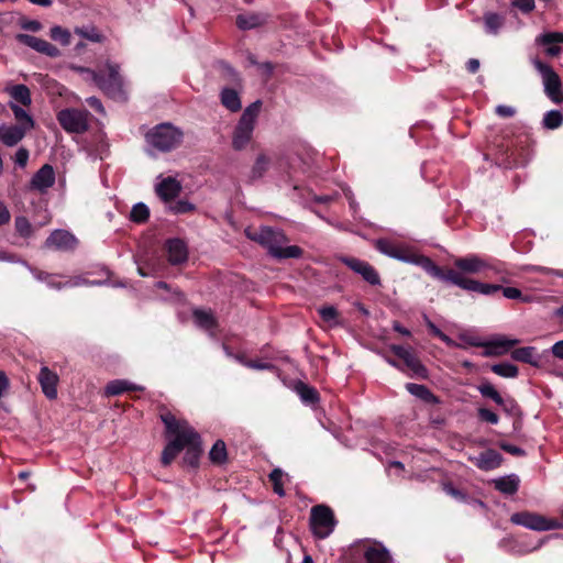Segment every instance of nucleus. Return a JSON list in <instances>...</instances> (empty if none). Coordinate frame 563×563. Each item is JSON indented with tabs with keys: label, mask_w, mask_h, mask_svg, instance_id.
Returning <instances> with one entry per match:
<instances>
[{
	"label": "nucleus",
	"mask_w": 563,
	"mask_h": 563,
	"mask_svg": "<svg viewBox=\"0 0 563 563\" xmlns=\"http://www.w3.org/2000/svg\"><path fill=\"white\" fill-rule=\"evenodd\" d=\"M247 239L264 247L267 253L277 260L299 258L302 249L297 245H285L288 239L283 230L262 225L260 228L247 227L244 230Z\"/></svg>",
	"instance_id": "1"
},
{
	"label": "nucleus",
	"mask_w": 563,
	"mask_h": 563,
	"mask_svg": "<svg viewBox=\"0 0 563 563\" xmlns=\"http://www.w3.org/2000/svg\"><path fill=\"white\" fill-rule=\"evenodd\" d=\"M82 71L87 73L95 84L110 98L119 101L128 99L118 64L107 62L104 69L91 70L85 68Z\"/></svg>",
	"instance_id": "2"
},
{
	"label": "nucleus",
	"mask_w": 563,
	"mask_h": 563,
	"mask_svg": "<svg viewBox=\"0 0 563 563\" xmlns=\"http://www.w3.org/2000/svg\"><path fill=\"white\" fill-rule=\"evenodd\" d=\"M162 420L168 437H173L162 453V464L166 466L185 449L186 440L183 433L187 431L189 423L185 420H177L172 413L163 415Z\"/></svg>",
	"instance_id": "3"
},
{
	"label": "nucleus",
	"mask_w": 563,
	"mask_h": 563,
	"mask_svg": "<svg viewBox=\"0 0 563 563\" xmlns=\"http://www.w3.org/2000/svg\"><path fill=\"white\" fill-rule=\"evenodd\" d=\"M261 107L262 102L256 100L244 109L232 135V146L234 150L241 151L250 143Z\"/></svg>",
	"instance_id": "4"
},
{
	"label": "nucleus",
	"mask_w": 563,
	"mask_h": 563,
	"mask_svg": "<svg viewBox=\"0 0 563 563\" xmlns=\"http://www.w3.org/2000/svg\"><path fill=\"white\" fill-rule=\"evenodd\" d=\"M183 137V131L170 123L157 124L145 135L147 144L159 152L173 151L180 145Z\"/></svg>",
	"instance_id": "5"
},
{
	"label": "nucleus",
	"mask_w": 563,
	"mask_h": 563,
	"mask_svg": "<svg viewBox=\"0 0 563 563\" xmlns=\"http://www.w3.org/2000/svg\"><path fill=\"white\" fill-rule=\"evenodd\" d=\"M454 266L464 274L490 272L493 275L506 273L505 264L498 260H486L478 254H468L454 261Z\"/></svg>",
	"instance_id": "6"
},
{
	"label": "nucleus",
	"mask_w": 563,
	"mask_h": 563,
	"mask_svg": "<svg viewBox=\"0 0 563 563\" xmlns=\"http://www.w3.org/2000/svg\"><path fill=\"white\" fill-rule=\"evenodd\" d=\"M531 63L542 78L545 95L555 103L562 102L563 91L559 75L550 65L538 57L531 58Z\"/></svg>",
	"instance_id": "7"
},
{
	"label": "nucleus",
	"mask_w": 563,
	"mask_h": 563,
	"mask_svg": "<svg viewBox=\"0 0 563 563\" xmlns=\"http://www.w3.org/2000/svg\"><path fill=\"white\" fill-rule=\"evenodd\" d=\"M510 521L514 525L522 526L534 531H550L563 528V522L560 520L547 518L542 515L530 511L515 512L511 515Z\"/></svg>",
	"instance_id": "8"
},
{
	"label": "nucleus",
	"mask_w": 563,
	"mask_h": 563,
	"mask_svg": "<svg viewBox=\"0 0 563 563\" xmlns=\"http://www.w3.org/2000/svg\"><path fill=\"white\" fill-rule=\"evenodd\" d=\"M335 525L334 514L330 507L317 505L311 508L310 527L317 538H328L333 532Z\"/></svg>",
	"instance_id": "9"
},
{
	"label": "nucleus",
	"mask_w": 563,
	"mask_h": 563,
	"mask_svg": "<svg viewBox=\"0 0 563 563\" xmlns=\"http://www.w3.org/2000/svg\"><path fill=\"white\" fill-rule=\"evenodd\" d=\"M90 113L87 110L63 109L57 121L67 133L82 134L89 128Z\"/></svg>",
	"instance_id": "10"
},
{
	"label": "nucleus",
	"mask_w": 563,
	"mask_h": 563,
	"mask_svg": "<svg viewBox=\"0 0 563 563\" xmlns=\"http://www.w3.org/2000/svg\"><path fill=\"white\" fill-rule=\"evenodd\" d=\"M390 351L399 357L404 365L417 377L426 378L428 376V369L420 362V360L416 356L413 351L408 347H404L401 345L393 344L390 345Z\"/></svg>",
	"instance_id": "11"
},
{
	"label": "nucleus",
	"mask_w": 563,
	"mask_h": 563,
	"mask_svg": "<svg viewBox=\"0 0 563 563\" xmlns=\"http://www.w3.org/2000/svg\"><path fill=\"white\" fill-rule=\"evenodd\" d=\"M452 285L464 290L478 292L485 296L493 295L501 289V286L482 283L472 278L464 277L461 273L451 274Z\"/></svg>",
	"instance_id": "12"
},
{
	"label": "nucleus",
	"mask_w": 563,
	"mask_h": 563,
	"mask_svg": "<svg viewBox=\"0 0 563 563\" xmlns=\"http://www.w3.org/2000/svg\"><path fill=\"white\" fill-rule=\"evenodd\" d=\"M534 45L543 48L549 57H556L563 52V32H543L534 38Z\"/></svg>",
	"instance_id": "13"
},
{
	"label": "nucleus",
	"mask_w": 563,
	"mask_h": 563,
	"mask_svg": "<svg viewBox=\"0 0 563 563\" xmlns=\"http://www.w3.org/2000/svg\"><path fill=\"white\" fill-rule=\"evenodd\" d=\"M77 239L66 230H55L46 239L44 247L54 251L68 252L77 246Z\"/></svg>",
	"instance_id": "14"
},
{
	"label": "nucleus",
	"mask_w": 563,
	"mask_h": 563,
	"mask_svg": "<svg viewBox=\"0 0 563 563\" xmlns=\"http://www.w3.org/2000/svg\"><path fill=\"white\" fill-rule=\"evenodd\" d=\"M185 438V449L186 453L184 456V462L189 466H197L199 456L201 453V439L198 432L194 430L192 427L188 424V429L185 433H183Z\"/></svg>",
	"instance_id": "15"
},
{
	"label": "nucleus",
	"mask_w": 563,
	"mask_h": 563,
	"mask_svg": "<svg viewBox=\"0 0 563 563\" xmlns=\"http://www.w3.org/2000/svg\"><path fill=\"white\" fill-rule=\"evenodd\" d=\"M342 262L353 272L361 275L369 285H380V277L369 263L355 257H343Z\"/></svg>",
	"instance_id": "16"
},
{
	"label": "nucleus",
	"mask_w": 563,
	"mask_h": 563,
	"mask_svg": "<svg viewBox=\"0 0 563 563\" xmlns=\"http://www.w3.org/2000/svg\"><path fill=\"white\" fill-rule=\"evenodd\" d=\"M411 260L406 261L407 263H413L422 267L430 276L438 278L442 282H448L452 284V279L450 277L451 274H457V271L448 269L443 272L431 258L423 255H408Z\"/></svg>",
	"instance_id": "17"
},
{
	"label": "nucleus",
	"mask_w": 563,
	"mask_h": 563,
	"mask_svg": "<svg viewBox=\"0 0 563 563\" xmlns=\"http://www.w3.org/2000/svg\"><path fill=\"white\" fill-rule=\"evenodd\" d=\"M16 41L48 57L60 56V51L55 45L40 37L20 33L16 35Z\"/></svg>",
	"instance_id": "18"
},
{
	"label": "nucleus",
	"mask_w": 563,
	"mask_h": 563,
	"mask_svg": "<svg viewBox=\"0 0 563 563\" xmlns=\"http://www.w3.org/2000/svg\"><path fill=\"white\" fill-rule=\"evenodd\" d=\"M161 180L155 185L156 195L165 202L175 199L181 191L180 183L174 177H159Z\"/></svg>",
	"instance_id": "19"
},
{
	"label": "nucleus",
	"mask_w": 563,
	"mask_h": 563,
	"mask_svg": "<svg viewBox=\"0 0 563 563\" xmlns=\"http://www.w3.org/2000/svg\"><path fill=\"white\" fill-rule=\"evenodd\" d=\"M55 183V172L49 164L43 165L32 177L31 188L44 192Z\"/></svg>",
	"instance_id": "20"
},
{
	"label": "nucleus",
	"mask_w": 563,
	"mask_h": 563,
	"mask_svg": "<svg viewBox=\"0 0 563 563\" xmlns=\"http://www.w3.org/2000/svg\"><path fill=\"white\" fill-rule=\"evenodd\" d=\"M470 461L482 471H492L500 466L503 456L499 452L489 449L477 456L470 457Z\"/></svg>",
	"instance_id": "21"
},
{
	"label": "nucleus",
	"mask_w": 563,
	"mask_h": 563,
	"mask_svg": "<svg viewBox=\"0 0 563 563\" xmlns=\"http://www.w3.org/2000/svg\"><path fill=\"white\" fill-rule=\"evenodd\" d=\"M37 379L43 394L48 399H55L57 397V374L51 371L47 366H42Z\"/></svg>",
	"instance_id": "22"
},
{
	"label": "nucleus",
	"mask_w": 563,
	"mask_h": 563,
	"mask_svg": "<svg viewBox=\"0 0 563 563\" xmlns=\"http://www.w3.org/2000/svg\"><path fill=\"white\" fill-rule=\"evenodd\" d=\"M363 556L366 563H393L389 551L380 542L366 544Z\"/></svg>",
	"instance_id": "23"
},
{
	"label": "nucleus",
	"mask_w": 563,
	"mask_h": 563,
	"mask_svg": "<svg viewBox=\"0 0 563 563\" xmlns=\"http://www.w3.org/2000/svg\"><path fill=\"white\" fill-rule=\"evenodd\" d=\"M165 247L170 264L178 265L187 261L188 249L183 240L170 239L166 242Z\"/></svg>",
	"instance_id": "24"
},
{
	"label": "nucleus",
	"mask_w": 563,
	"mask_h": 563,
	"mask_svg": "<svg viewBox=\"0 0 563 563\" xmlns=\"http://www.w3.org/2000/svg\"><path fill=\"white\" fill-rule=\"evenodd\" d=\"M26 130L20 125H0V140L7 146L16 145L25 135Z\"/></svg>",
	"instance_id": "25"
},
{
	"label": "nucleus",
	"mask_w": 563,
	"mask_h": 563,
	"mask_svg": "<svg viewBox=\"0 0 563 563\" xmlns=\"http://www.w3.org/2000/svg\"><path fill=\"white\" fill-rule=\"evenodd\" d=\"M495 488L505 494V495H514L518 492L520 479L518 475L510 474L507 476H503L493 481Z\"/></svg>",
	"instance_id": "26"
},
{
	"label": "nucleus",
	"mask_w": 563,
	"mask_h": 563,
	"mask_svg": "<svg viewBox=\"0 0 563 563\" xmlns=\"http://www.w3.org/2000/svg\"><path fill=\"white\" fill-rule=\"evenodd\" d=\"M376 249L389 257L400 260L402 262L410 261L411 258L408 256L404 250L399 249L395 244H393L390 241L385 239H379L376 241Z\"/></svg>",
	"instance_id": "27"
},
{
	"label": "nucleus",
	"mask_w": 563,
	"mask_h": 563,
	"mask_svg": "<svg viewBox=\"0 0 563 563\" xmlns=\"http://www.w3.org/2000/svg\"><path fill=\"white\" fill-rule=\"evenodd\" d=\"M518 343H519V340H517V339L509 340V339H505V338L485 342L486 345L483 346V347H485V351L483 352V356L488 357V356L500 355L503 353V351H500V349H509Z\"/></svg>",
	"instance_id": "28"
},
{
	"label": "nucleus",
	"mask_w": 563,
	"mask_h": 563,
	"mask_svg": "<svg viewBox=\"0 0 563 563\" xmlns=\"http://www.w3.org/2000/svg\"><path fill=\"white\" fill-rule=\"evenodd\" d=\"M406 390L412 396L428 402V404H438L439 399L437 396L424 385L407 383Z\"/></svg>",
	"instance_id": "29"
},
{
	"label": "nucleus",
	"mask_w": 563,
	"mask_h": 563,
	"mask_svg": "<svg viewBox=\"0 0 563 563\" xmlns=\"http://www.w3.org/2000/svg\"><path fill=\"white\" fill-rule=\"evenodd\" d=\"M511 357L515 361L528 363L533 366H538L540 362V357L537 355L536 347L533 346L516 349L511 352Z\"/></svg>",
	"instance_id": "30"
},
{
	"label": "nucleus",
	"mask_w": 563,
	"mask_h": 563,
	"mask_svg": "<svg viewBox=\"0 0 563 563\" xmlns=\"http://www.w3.org/2000/svg\"><path fill=\"white\" fill-rule=\"evenodd\" d=\"M129 390H143V387L137 386L124 379H115L110 382L106 387L107 396H118Z\"/></svg>",
	"instance_id": "31"
},
{
	"label": "nucleus",
	"mask_w": 563,
	"mask_h": 563,
	"mask_svg": "<svg viewBox=\"0 0 563 563\" xmlns=\"http://www.w3.org/2000/svg\"><path fill=\"white\" fill-rule=\"evenodd\" d=\"M195 323L203 330H212L217 327L214 316L211 311L195 309L192 312Z\"/></svg>",
	"instance_id": "32"
},
{
	"label": "nucleus",
	"mask_w": 563,
	"mask_h": 563,
	"mask_svg": "<svg viewBox=\"0 0 563 563\" xmlns=\"http://www.w3.org/2000/svg\"><path fill=\"white\" fill-rule=\"evenodd\" d=\"M485 32L492 35L498 34L499 30L505 24V19L503 15L494 12H487L483 16Z\"/></svg>",
	"instance_id": "33"
},
{
	"label": "nucleus",
	"mask_w": 563,
	"mask_h": 563,
	"mask_svg": "<svg viewBox=\"0 0 563 563\" xmlns=\"http://www.w3.org/2000/svg\"><path fill=\"white\" fill-rule=\"evenodd\" d=\"M221 102L230 111L236 112L241 109V99L239 93L231 88H224L221 91Z\"/></svg>",
	"instance_id": "34"
},
{
	"label": "nucleus",
	"mask_w": 563,
	"mask_h": 563,
	"mask_svg": "<svg viewBox=\"0 0 563 563\" xmlns=\"http://www.w3.org/2000/svg\"><path fill=\"white\" fill-rule=\"evenodd\" d=\"M8 92L12 99L25 107L30 106L32 102L30 89L25 85H14L8 88Z\"/></svg>",
	"instance_id": "35"
},
{
	"label": "nucleus",
	"mask_w": 563,
	"mask_h": 563,
	"mask_svg": "<svg viewBox=\"0 0 563 563\" xmlns=\"http://www.w3.org/2000/svg\"><path fill=\"white\" fill-rule=\"evenodd\" d=\"M228 453L225 443L222 440H218L209 452V459L212 463L221 465L227 462Z\"/></svg>",
	"instance_id": "36"
},
{
	"label": "nucleus",
	"mask_w": 563,
	"mask_h": 563,
	"mask_svg": "<svg viewBox=\"0 0 563 563\" xmlns=\"http://www.w3.org/2000/svg\"><path fill=\"white\" fill-rule=\"evenodd\" d=\"M296 390L300 396L302 402L307 405H313L319 401V394L313 387H310L303 383H299L296 386Z\"/></svg>",
	"instance_id": "37"
},
{
	"label": "nucleus",
	"mask_w": 563,
	"mask_h": 563,
	"mask_svg": "<svg viewBox=\"0 0 563 563\" xmlns=\"http://www.w3.org/2000/svg\"><path fill=\"white\" fill-rule=\"evenodd\" d=\"M264 18L258 14H240L236 18V25L241 30H250L260 26Z\"/></svg>",
	"instance_id": "38"
},
{
	"label": "nucleus",
	"mask_w": 563,
	"mask_h": 563,
	"mask_svg": "<svg viewBox=\"0 0 563 563\" xmlns=\"http://www.w3.org/2000/svg\"><path fill=\"white\" fill-rule=\"evenodd\" d=\"M10 108L14 114V118L20 123V126H22L25 130H30L34 126V121L32 117L21 107L18 104L10 102Z\"/></svg>",
	"instance_id": "39"
},
{
	"label": "nucleus",
	"mask_w": 563,
	"mask_h": 563,
	"mask_svg": "<svg viewBox=\"0 0 563 563\" xmlns=\"http://www.w3.org/2000/svg\"><path fill=\"white\" fill-rule=\"evenodd\" d=\"M268 167H269V158L264 154L258 155L252 169H251V174H250L251 179L256 180V179L262 178L265 175V173L268 170Z\"/></svg>",
	"instance_id": "40"
},
{
	"label": "nucleus",
	"mask_w": 563,
	"mask_h": 563,
	"mask_svg": "<svg viewBox=\"0 0 563 563\" xmlns=\"http://www.w3.org/2000/svg\"><path fill=\"white\" fill-rule=\"evenodd\" d=\"M492 371L496 375H498L500 377H505V378H515L518 376V373H519L518 367L508 362L494 364L492 366Z\"/></svg>",
	"instance_id": "41"
},
{
	"label": "nucleus",
	"mask_w": 563,
	"mask_h": 563,
	"mask_svg": "<svg viewBox=\"0 0 563 563\" xmlns=\"http://www.w3.org/2000/svg\"><path fill=\"white\" fill-rule=\"evenodd\" d=\"M563 123V115L558 110L548 111L542 120V124L545 129L554 130L561 126Z\"/></svg>",
	"instance_id": "42"
},
{
	"label": "nucleus",
	"mask_w": 563,
	"mask_h": 563,
	"mask_svg": "<svg viewBox=\"0 0 563 563\" xmlns=\"http://www.w3.org/2000/svg\"><path fill=\"white\" fill-rule=\"evenodd\" d=\"M284 476H287V475L280 468H274L268 475L269 481L273 484L274 493L280 497L285 496L284 483H283Z\"/></svg>",
	"instance_id": "43"
},
{
	"label": "nucleus",
	"mask_w": 563,
	"mask_h": 563,
	"mask_svg": "<svg viewBox=\"0 0 563 563\" xmlns=\"http://www.w3.org/2000/svg\"><path fill=\"white\" fill-rule=\"evenodd\" d=\"M148 217L150 210L147 206L143 202L134 205L130 212V220L135 223H143L148 219Z\"/></svg>",
	"instance_id": "44"
},
{
	"label": "nucleus",
	"mask_w": 563,
	"mask_h": 563,
	"mask_svg": "<svg viewBox=\"0 0 563 563\" xmlns=\"http://www.w3.org/2000/svg\"><path fill=\"white\" fill-rule=\"evenodd\" d=\"M477 389L483 397L492 399L495 404H503V397L490 383H483Z\"/></svg>",
	"instance_id": "45"
},
{
	"label": "nucleus",
	"mask_w": 563,
	"mask_h": 563,
	"mask_svg": "<svg viewBox=\"0 0 563 563\" xmlns=\"http://www.w3.org/2000/svg\"><path fill=\"white\" fill-rule=\"evenodd\" d=\"M14 227H15L16 232L22 238H30L33 233V227H32L31 222L23 216L15 218Z\"/></svg>",
	"instance_id": "46"
},
{
	"label": "nucleus",
	"mask_w": 563,
	"mask_h": 563,
	"mask_svg": "<svg viewBox=\"0 0 563 563\" xmlns=\"http://www.w3.org/2000/svg\"><path fill=\"white\" fill-rule=\"evenodd\" d=\"M49 35L54 41L59 42L64 46L70 44L71 35L68 30L63 29L62 26H53L51 29Z\"/></svg>",
	"instance_id": "47"
},
{
	"label": "nucleus",
	"mask_w": 563,
	"mask_h": 563,
	"mask_svg": "<svg viewBox=\"0 0 563 563\" xmlns=\"http://www.w3.org/2000/svg\"><path fill=\"white\" fill-rule=\"evenodd\" d=\"M321 319L331 324H338V310L333 306H323L318 309Z\"/></svg>",
	"instance_id": "48"
},
{
	"label": "nucleus",
	"mask_w": 563,
	"mask_h": 563,
	"mask_svg": "<svg viewBox=\"0 0 563 563\" xmlns=\"http://www.w3.org/2000/svg\"><path fill=\"white\" fill-rule=\"evenodd\" d=\"M76 34L80 35L84 38H87L95 43H100L103 40V36L99 33V31L95 26L89 27H77L75 30Z\"/></svg>",
	"instance_id": "49"
},
{
	"label": "nucleus",
	"mask_w": 563,
	"mask_h": 563,
	"mask_svg": "<svg viewBox=\"0 0 563 563\" xmlns=\"http://www.w3.org/2000/svg\"><path fill=\"white\" fill-rule=\"evenodd\" d=\"M511 7L517 8L525 14L532 12L536 8L534 0H511Z\"/></svg>",
	"instance_id": "50"
},
{
	"label": "nucleus",
	"mask_w": 563,
	"mask_h": 563,
	"mask_svg": "<svg viewBox=\"0 0 563 563\" xmlns=\"http://www.w3.org/2000/svg\"><path fill=\"white\" fill-rule=\"evenodd\" d=\"M195 209V206L187 200H178L170 206V210L176 213H187Z\"/></svg>",
	"instance_id": "51"
},
{
	"label": "nucleus",
	"mask_w": 563,
	"mask_h": 563,
	"mask_svg": "<svg viewBox=\"0 0 563 563\" xmlns=\"http://www.w3.org/2000/svg\"><path fill=\"white\" fill-rule=\"evenodd\" d=\"M477 413L479 419L485 422H488L490 424H497L499 422V417L487 408H479Z\"/></svg>",
	"instance_id": "52"
},
{
	"label": "nucleus",
	"mask_w": 563,
	"mask_h": 563,
	"mask_svg": "<svg viewBox=\"0 0 563 563\" xmlns=\"http://www.w3.org/2000/svg\"><path fill=\"white\" fill-rule=\"evenodd\" d=\"M460 340L463 342L462 344L470 345V346H484L486 345L485 342H483L478 336L471 335L466 333H462L459 335Z\"/></svg>",
	"instance_id": "53"
},
{
	"label": "nucleus",
	"mask_w": 563,
	"mask_h": 563,
	"mask_svg": "<svg viewBox=\"0 0 563 563\" xmlns=\"http://www.w3.org/2000/svg\"><path fill=\"white\" fill-rule=\"evenodd\" d=\"M82 285L95 286V285H100V283L99 282H90L80 276L71 277L64 283L65 287H78V286H82Z\"/></svg>",
	"instance_id": "54"
},
{
	"label": "nucleus",
	"mask_w": 563,
	"mask_h": 563,
	"mask_svg": "<svg viewBox=\"0 0 563 563\" xmlns=\"http://www.w3.org/2000/svg\"><path fill=\"white\" fill-rule=\"evenodd\" d=\"M503 295L508 299H522L527 301V298H522V292L516 287H501Z\"/></svg>",
	"instance_id": "55"
},
{
	"label": "nucleus",
	"mask_w": 563,
	"mask_h": 563,
	"mask_svg": "<svg viewBox=\"0 0 563 563\" xmlns=\"http://www.w3.org/2000/svg\"><path fill=\"white\" fill-rule=\"evenodd\" d=\"M500 449L505 452L515 455V456H525L526 451L517 445L510 444V443H501Z\"/></svg>",
	"instance_id": "56"
},
{
	"label": "nucleus",
	"mask_w": 563,
	"mask_h": 563,
	"mask_svg": "<svg viewBox=\"0 0 563 563\" xmlns=\"http://www.w3.org/2000/svg\"><path fill=\"white\" fill-rule=\"evenodd\" d=\"M29 159V151L24 147H21L16 151L14 156V162L18 166L24 167Z\"/></svg>",
	"instance_id": "57"
},
{
	"label": "nucleus",
	"mask_w": 563,
	"mask_h": 563,
	"mask_svg": "<svg viewBox=\"0 0 563 563\" xmlns=\"http://www.w3.org/2000/svg\"><path fill=\"white\" fill-rule=\"evenodd\" d=\"M437 336L450 347L465 349V346L462 343L454 341L442 331H438Z\"/></svg>",
	"instance_id": "58"
},
{
	"label": "nucleus",
	"mask_w": 563,
	"mask_h": 563,
	"mask_svg": "<svg viewBox=\"0 0 563 563\" xmlns=\"http://www.w3.org/2000/svg\"><path fill=\"white\" fill-rule=\"evenodd\" d=\"M496 113L501 118H511L516 114V109L510 106L499 104L496 107Z\"/></svg>",
	"instance_id": "59"
},
{
	"label": "nucleus",
	"mask_w": 563,
	"mask_h": 563,
	"mask_svg": "<svg viewBox=\"0 0 563 563\" xmlns=\"http://www.w3.org/2000/svg\"><path fill=\"white\" fill-rule=\"evenodd\" d=\"M497 405L500 406L504 409V411L509 415L515 413L518 409V406L514 399H504L503 398V404H497Z\"/></svg>",
	"instance_id": "60"
},
{
	"label": "nucleus",
	"mask_w": 563,
	"mask_h": 563,
	"mask_svg": "<svg viewBox=\"0 0 563 563\" xmlns=\"http://www.w3.org/2000/svg\"><path fill=\"white\" fill-rule=\"evenodd\" d=\"M58 278V275H54V274H46L45 275V283L47 284L48 287L51 288H54V289H62L64 286V283H60L57 280Z\"/></svg>",
	"instance_id": "61"
},
{
	"label": "nucleus",
	"mask_w": 563,
	"mask_h": 563,
	"mask_svg": "<svg viewBox=\"0 0 563 563\" xmlns=\"http://www.w3.org/2000/svg\"><path fill=\"white\" fill-rule=\"evenodd\" d=\"M443 489L448 495L452 496L455 499L464 500L465 498L464 494L451 484H445L443 486Z\"/></svg>",
	"instance_id": "62"
},
{
	"label": "nucleus",
	"mask_w": 563,
	"mask_h": 563,
	"mask_svg": "<svg viewBox=\"0 0 563 563\" xmlns=\"http://www.w3.org/2000/svg\"><path fill=\"white\" fill-rule=\"evenodd\" d=\"M87 103L99 113H104V108L97 97H89Z\"/></svg>",
	"instance_id": "63"
},
{
	"label": "nucleus",
	"mask_w": 563,
	"mask_h": 563,
	"mask_svg": "<svg viewBox=\"0 0 563 563\" xmlns=\"http://www.w3.org/2000/svg\"><path fill=\"white\" fill-rule=\"evenodd\" d=\"M551 353L560 360H563V340L555 342L551 347Z\"/></svg>",
	"instance_id": "64"
}]
</instances>
